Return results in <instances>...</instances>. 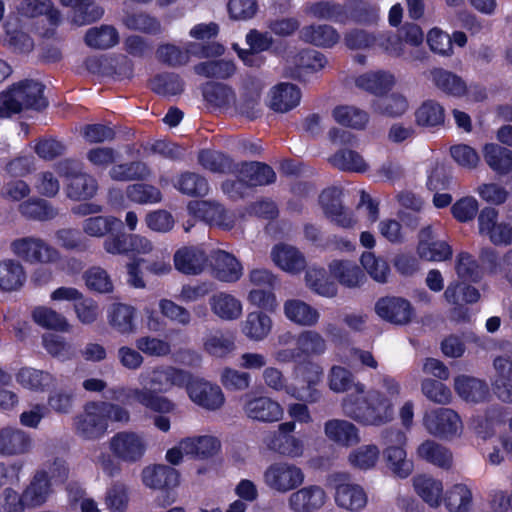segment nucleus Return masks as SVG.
<instances>
[{"instance_id": "nucleus-1", "label": "nucleus", "mask_w": 512, "mask_h": 512, "mask_svg": "<svg viewBox=\"0 0 512 512\" xmlns=\"http://www.w3.org/2000/svg\"><path fill=\"white\" fill-rule=\"evenodd\" d=\"M343 414L363 426L380 427L392 421L393 403L376 389L366 390V386L357 382L354 392L347 394L341 401Z\"/></svg>"}, {"instance_id": "nucleus-2", "label": "nucleus", "mask_w": 512, "mask_h": 512, "mask_svg": "<svg viewBox=\"0 0 512 512\" xmlns=\"http://www.w3.org/2000/svg\"><path fill=\"white\" fill-rule=\"evenodd\" d=\"M139 382L142 385H149L150 388L119 387L113 391L114 398L135 401L147 409L162 414L176 410V404L173 401L156 393L169 391L167 366L155 367L151 371L141 373Z\"/></svg>"}, {"instance_id": "nucleus-3", "label": "nucleus", "mask_w": 512, "mask_h": 512, "mask_svg": "<svg viewBox=\"0 0 512 512\" xmlns=\"http://www.w3.org/2000/svg\"><path fill=\"white\" fill-rule=\"evenodd\" d=\"M109 420L126 424L130 421V413L126 408L111 402H88L83 412L75 416L74 430L85 440H97L106 434Z\"/></svg>"}, {"instance_id": "nucleus-4", "label": "nucleus", "mask_w": 512, "mask_h": 512, "mask_svg": "<svg viewBox=\"0 0 512 512\" xmlns=\"http://www.w3.org/2000/svg\"><path fill=\"white\" fill-rule=\"evenodd\" d=\"M47 103L43 97V86L37 81H23L0 94V116L8 117L24 108L40 110Z\"/></svg>"}, {"instance_id": "nucleus-5", "label": "nucleus", "mask_w": 512, "mask_h": 512, "mask_svg": "<svg viewBox=\"0 0 512 512\" xmlns=\"http://www.w3.org/2000/svg\"><path fill=\"white\" fill-rule=\"evenodd\" d=\"M262 481L265 487L273 493H292L305 482V472L293 462L275 461L264 469Z\"/></svg>"}, {"instance_id": "nucleus-6", "label": "nucleus", "mask_w": 512, "mask_h": 512, "mask_svg": "<svg viewBox=\"0 0 512 512\" xmlns=\"http://www.w3.org/2000/svg\"><path fill=\"white\" fill-rule=\"evenodd\" d=\"M109 449L116 459L133 464L144 457L148 449V440L142 432L120 431L110 438Z\"/></svg>"}, {"instance_id": "nucleus-7", "label": "nucleus", "mask_w": 512, "mask_h": 512, "mask_svg": "<svg viewBox=\"0 0 512 512\" xmlns=\"http://www.w3.org/2000/svg\"><path fill=\"white\" fill-rule=\"evenodd\" d=\"M11 250L14 255L31 264H50L60 259V253L56 248L36 237L14 240L11 243Z\"/></svg>"}, {"instance_id": "nucleus-8", "label": "nucleus", "mask_w": 512, "mask_h": 512, "mask_svg": "<svg viewBox=\"0 0 512 512\" xmlns=\"http://www.w3.org/2000/svg\"><path fill=\"white\" fill-rule=\"evenodd\" d=\"M59 173L63 174L68 184L66 187L67 196L74 200H86L92 198L97 190L98 184L94 177L78 170V165L70 160L58 166Z\"/></svg>"}, {"instance_id": "nucleus-9", "label": "nucleus", "mask_w": 512, "mask_h": 512, "mask_svg": "<svg viewBox=\"0 0 512 512\" xmlns=\"http://www.w3.org/2000/svg\"><path fill=\"white\" fill-rule=\"evenodd\" d=\"M386 443L395 440L397 445H388L384 450V458L388 468L399 478H407L413 471L412 460L407 458V453L403 448L406 442V436L400 430H389L385 433Z\"/></svg>"}, {"instance_id": "nucleus-10", "label": "nucleus", "mask_w": 512, "mask_h": 512, "mask_svg": "<svg viewBox=\"0 0 512 512\" xmlns=\"http://www.w3.org/2000/svg\"><path fill=\"white\" fill-rule=\"evenodd\" d=\"M478 231L496 246H508L512 243V225L500 221L498 211L486 207L478 215Z\"/></svg>"}, {"instance_id": "nucleus-11", "label": "nucleus", "mask_w": 512, "mask_h": 512, "mask_svg": "<svg viewBox=\"0 0 512 512\" xmlns=\"http://www.w3.org/2000/svg\"><path fill=\"white\" fill-rule=\"evenodd\" d=\"M423 424L431 435L440 438L456 436L462 430L459 415L449 408H437L427 412L424 415Z\"/></svg>"}, {"instance_id": "nucleus-12", "label": "nucleus", "mask_w": 512, "mask_h": 512, "mask_svg": "<svg viewBox=\"0 0 512 512\" xmlns=\"http://www.w3.org/2000/svg\"><path fill=\"white\" fill-rule=\"evenodd\" d=\"M187 394L194 404L208 411L219 410L225 403L220 386L203 378H194L188 384Z\"/></svg>"}, {"instance_id": "nucleus-13", "label": "nucleus", "mask_w": 512, "mask_h": 512, "mask_svg": "<svg viewBox=\"0 0 512 512\" xmlns=\"http://www.w3.org/2000/svg\"><path fill=\"white\" fill-rule=\"evenodd\" d=\"M103 248L111 255H146L153 251V243L140 234H116L104 240Z\"/></svg>"}, {"instance_id": "nucleus-14", "label": "nucleus", "mask_w": 512, "mask_h": 512, "mask_svg": "<svg viewBox=\"0 0 512 512\" xmlns=\"http://www.w3.org/2000/svg\"><path fill=\"white\" fill-rule=\"evenodd\" d=\"M322 373V368L312 362L298 366L296 368V378L299 382L305 383L306 387L304 385L295 386L287 389V393L298 400L310 403L316 402L319 398V391L315 386L320 382Z\"/></svg>"}, {"instance_id": "nucleus-15", "label": "nucleus", "mask_w": 512, "mask_h": 512, "mask_svg": "<svg viewBox=\"0 0 512 512\" xmlns=\"http://www.w3.org/2000/svg\"><path fill=\"white\" fill-rule=\"evenodd\" d=\"M328 500L326 491L319 485L300 486L287 499L291 512H317Z\"/></svg>"}, {"instance_id": "nucleus-16", "label": "nucleus", "mask_w": 512, "mask_h": 512, "mask_svg": "<svg viewBox=\"0 0 512 512\" xmlns=\"http://www.w3.org/2000/svg\"><path fill=\"white\" fill-rule=\"evenodd\" d=\"M416 252L420 259L431 262L445 261L452 256L451 247L445 241L437 239L432 226L420 230Z\"/></svg>"}, {"instance_id": "nucleus-17", "label": "nucleus", "mask_w": 512, "mask_h": 512, "mask_svg": "<svg viewBox=\"0 0 512 512\" xmlns=\"http://www.w3.org/2000/svg\"><path fill=\"white\" fill-rule=\"evenodd\" d=\"M189 213L195 218L210 225L230 229L235 222V216L225 211L221 205L208 201H191L188 204Z\"/></svg>"}, {"instance_id": "nucleus-18", "label": "nucleus", "mask_w": 512, "mask_h": 512, "mask_svg": "<svg viewBox=\"0 0 512 512\" xmlns=\"http://www.w3.org/2000/svg\"><path fill=\"white\" fill-rule=\"evenodd\" d=\"M243 411L249 419L264 423L277 422L283 418L284 414L282 406L266 396L248 399L243 406Z\"/></svg>"}, {"instance_id": "nucleus-19", "label": "nucleus", "mask_w": 512, "mask_h": 512, "mask_svg": "<svg viewBox=\"0 0 512 512\" xmlns=\"http://www.w3.org/2000/svg\"><path fill=\"white\" fill-rule=\"evenodd\" d=\"M33 447L31 435L17 427L0 429V455L4 457L28 454Z\"/></svg>"}, {"instance_id": "nucleus-20", "label": "nucleus", "mask_w": 512, "mask_h": 512, "mask_svg": "<svg viewBox=\"0 0 512 512\" xmlns=\"http://www.w3.org/2000/svg\"><path fill=\"white\" fill-rule=\"evenodd\" d=\"M342 191L333 187L326 189L320 195V203L326 215L343 228H352L356 224L353 214L346 210L340 201Z\"/></svg>"}, {"instance_id": "nucleus-21", "label": "nucleus", "mask_w": 512, "mask_h": 512, "mask_svg": "<svg viewBox=\"0 0 512 512\" xmlns=\"http://www.w3.org/2000/svg\"><path fill=\"white\" fill-rule=\"evenodd\" d=\"M324 434L328 440L341 447H352L361 442L359 428L345 419L326 421L324 423Z\"/></svg>"}, {"instance_id": "nucleus-22", "label": "nucleus", "mask_w": 512, "mask_h": 512, "mask_svg": "<svg viewBox=\"0 0 512 512\" xmlns=\"http://www.w3.org/2000/svg\"><path fill=\"white\" fill-rule=\"evenodd\" d=\"M374 310L382 320H410L414 316L411 303L397 296L379 298L375 303Z\"/></svg>"}, {"instance_id": "nucleus-23", "label": "nucleus", "mask_w": 512, "mask_h": 512, "mask_svg": "<svg viewBox=\"0 0 512 512\" xmlns=\"http://www.w3.org/2000/svg\"><path fill=\"white\" fill-rule=\"evenodd\" d=\"M51 486L46 470L36 471L22 491L27 508L33 509L44 505L52 494Z\"/></svg>"}, {"instance_id": "nucleus-24", "label": "nucleus", "mask_w": 512, "mask_h": 512, "mask_svg": "<svg viewBox=\"0 0 512 512\" xmlns=\"http://www.w3.org/2000/svg\"><path fill=\"white\" fill-rule=\"evenodd\" d=\"M263 443L270 451L289 459L301 458L306 451L304 439L294 434L286 433L280 436H264Z\"/></svg>"}, {"instance_id": "nucleus-25", "label": "nucleus", "mask_w": 512, "mask_h": 512, "mask_svg": "<svg viewBox=\"0 0 512 512\" xmlns=\"http://www.w3.org/2000/svg\"><path fill=\"white\" fill-rule=\"evenodd\" d=\"M273 263L289 274H299L306 267L304 255L294 246L277 244L271 250Z\"/></svg>"}, {"instance_id": "nucleus-26", "label": "nucleus", "mask_w": 512, "mask_h": 512, "mask_svg": "<svg viewBox=\"0 0 512 512\" xmlns=\"http://www.w3.org/2000/svg\"><path fill=\"white\" fill-rule=\"evenodd\" d=\"M143 484L151 489H170L179 485V472L167 465H151L142 470Z\"/></svg>"}, {"instance_id": "nucleus-27", "label": "nucleus", "mask_w": 512, "mask_h": 512, "mask_svg": "<svg viewBox=\"0 0 512 512\" xmlns=\"http://www.w3.org/2000/svg\"><path fill=\"white\" fill-rule=\"evenodd\" d=\"M301 92L291 83H280L269 93L268 106L275 112L285 113L299 105Z\"/></svg>"}, {"instance_id": "nucleus-28", "label": "nucleus", "mask_w": 512, "mask_h": 512, "mask_svg": "<svg viewBox=\"0 0 512 512\" xmlns=\"http://www.w3.org/2000/svg\"><path fill=\"white\" fill-rule=\"evenodd\" d=\"M211 264L215 276L221 281L236 282L243 275L241 263L235 256L223 250H217L211 254Z\"/></svg>"}, {"instance_id": "nucleus-29", "label": "nucleus", "mask_w": 512, "mask_h": 512, "mask_svg": "<svg viewBox=\"0 0 512 512\" xmlns=\"http://www.w3.org/2000/svg\"><path fill=\"white\" fill-rule=\"evenodd\" d=\"M328 268L330 275L345 287L357 288L366 281L364 273L353 261L335 259L329 263Z\"/></svg>"}, {"instance_id": "nucleus-30", "label": "nucleus", "mask_w": 512, "mask_h": 512, "mask_svg": "<svg viewBox=\"0 0 512 512\" xmlns=\"http://www.w3.org/2000/svg\"><path fill=\"white\" fill-rule=\"evenodd\" d=\"M157 58L169 65L178 66L186 64L191 55L207 56V49L196 43H188L184 49L173 44H164L158 47Z\"/></svg>"}, {"instance_id": "nucleus-31", "label": "nucleus", "mask_w": 512, "mask_h": 512, "mask_svg": "<svg viewBox=\"0 0 512 512\" xmlns=\"http://www.w3.org/2000/svg\"><path fill=\"white\" fill-rule=\"evenodd\" d=\"M187 456L205 460L215 456L221 448L220 440L213 435H198L182 439Z\"/></svg>"}, {"instance_id": "nucleus-32", "label": "nucleus", "mask_w": 512, "mask_h": 512, "mask_svg": "<svg viewBox=\"0 0 512 512\" xmlns=\"http://www.w3.org/2000/svg\"><path fill=\"white\" fill-rule=\"evenodd\" d=\"M207 263V255L200 247H184L174 255L175 268L190 275H196L203 271Z\"/></svg>"}, {"instance_id": "nucleus-33", "label": "nucleus", "mask_w": 512, "mask_h": 512, "mask_svg": "<svg viewBox=\"0 0 512 512\" xmlns=\"http://www.w3.org/2000/svg\"><path fill=\"white\" fill-rule=\"evenodd\" d=\"M335 503L338 507L349 511L363 509L368 501L364 489L354 483H342L335 487Z\"/></svg>"}, {"instance_id": "nucleus-34", "label": "nucleus", "mask_w": 512, "mask_h": 512, "mask_svg": "<svg viewBox=\"0 0 512 512\" xmlns=\"http://www.w3.org/2000/svg\"><path fill=\"white\" fill-rule=\"evenodd\" d=\"M454 389L466 402L479 403L489 397L487 383L475 377L460 375L454 380Z\"/></svg>"}, {"instance_id": "nucleus-35", "label": "nucleus", "mask_w": 512, "mask_h": 512, "mask_svg": "<svg viewBox=\"0 0 512 512\" xmlns=\"http://www.w3.org/2000/svg\"><path fill=\"white\" fill-rule=\"evenodd\" d=\"M483 158L488 167L499 175L512 171V151L497 143H486L482 148Z\"/></svg>"}, {"instance_id": "nucleus-36", "label": "nucleus", "mask_w": 512, "mask_h": 512, "mask_svg": "<svg viewBox=\"0 0 512 512\" xmlns=\"http://www.w3.org/2000/svg\"><path fill=\"white\" fill-rule=\"evenodd\" d=\"M246 42L250 46V50L237 49L236 45H234V49L246 65L254 66L259 64L257 53L269 49L273 39L267 32L261 33L257 30H251L246 35Z\"/></svg>"}, {"instance_id": "nucleus-37", "label": "nucleus", "mask_w": 512, "mask_h": 512, "mask_svg": "<svg viewBox=\"0 0 512 512\" xmlns=\"http://www.w3.org/2000/svg\"><path fill=\"white\" fill-rule=\"evenodd\" d=\"M210 307L215 316L222 320H237L242 316L241 301L228 293H218L210 298Z\"/></svg>"}, {"instance_id": "nucleus-38", "label": "nucleus", "mask_w": 512, "mask_h": 512, "mask_svg": "<svg viewBox=\"0 0 512 512\" xmlns=\"http://www.w3.org/2000/svg\"><path fill=\"white\" fill-rule=\"evenodd\" d=\"M443 296L454 310L461 309L465 304L476 303L480 299V293L475 287L458 281L449 283Z\"/></svg>"}, {"instance_id": "nucleus-39", "label": "nucleus", "mask_w": 512, "mask_h": 512, "mask_svg": "<svg viewBox=\"0 0 512 512\" xmlns=\"http://www.w3.org/2000/svg\"><path fill=\"white\" fill-rule=\"evenodd\" d=\"M26 281L22 264L13 259L0 262V290L12 292L19 290Z\"/></svg>"}, {"instance_id": "nucleus-40", "label": "nucleus", "mask_w": 512, "mask_h": 512, "mask_svg": "<svg viewBox=\"0 0 512 512\" xmlns=\"http://www.w3.org/2000/svg\"><path fill=\"white\" fill-rule=\"evenodd\" d=\"M65 7L74 9L73 22L79 26L100 20L104 9L95 4L94 0H59Z\"/></svg>"}, {"instance_id": "nucleus-41", "label": "nucleus", "mask_w": 512, "mask_h": 512, "mask_svg": "<svg viewBox=\"0 0 512 512\" xmlns=\"http://www.w3.org/2000/svg\"><path fill=\"white\" fill-rule=\"evenodd\" d=\"M18 12L26 18L45 16L52 26L57 25L60 21V13L53 7L50 0H23L18 7Z\"/></svg>"}, {"instance_id": "nucleus-42", "label": "nucleus", "mask_w": 512, "mask_h": 512, "mask_svg": "<svg viewBox=\"0 0 512 512\" xmlns=\"http://www.w3.org/2000/svg\"><path fill=\"white\" fill-rule=\"evenodd\" d=\"M431 78L434 85L443 93L453 97H463L467 90L465 81L458 75L437 68L431 71Z\"/></svg>"}, {"instance_id": "nucleus-43", "label": "nucleus", "mask_w": 512, "mask_h": 512, "mask_svg": "<svg viewBox=\"0 0 512 512\" xmlns=\"http://www.w3.org/2000/svg\"><path fill=\"white\" fill-rule=\"evenodd\" d=\"M300 37L307 43L324 48L332 47L340 40L339 33L329 25H310L304 27L300 31Z\"/></svg>"}, {"instance_id": "nucleus-44", "label": "nucleus", "mask_w": 512, "mask_h": 512, "mask_svg": "<svg viewBox=\"0 0 512 512\" xmlns=\"http://www.w3.org/2000/svg\"><path fill=\"white\" fill-rule=\"evenodd\" d=\"M413 486L419 497L430 507H438L443 494L442 482L428 475H417L413 478Z\"/></svg>"}, {"instance_id": "nucleus-45", "label": "nucleus", "mask_w": 512, "mask_h": 512, "mask_svg": "<svg viewBox=\"0 0 512 512\" xmlns=\"http://www.w3.org/2000/svg\"><path fill=\"white\" fill-rule=\"evenodd\" d=\"M16 381L23 388L36 392L44 391L55 384L53 375L31 367L21 368L16 374Z\"/></svg>"}, {"instance_id": "nucleus-46", "label": "nucleus", "mask_w": 512, "mask_h": 512, "mask_svg": "<svg viewBox=\"0 0 512 512\" xmlns=\"http://www.w3.org/2000/svg\"><path fill=\"white\" fill-rule=\"evenodd\" d=\"M395 83L393 74L387 71H371L358 76L355 84L373 94H380L392 88Z\"/></svg>"}, {"instance_id": "nucleus-47", "label": "nucleus", "mask_w": 512, "mask_h": 512, "mask_svg": "<svg viewBox=\"0 0 512 512\" xmlns=\"http://www.w3.org/2000/svg\"><path fill=\"white\" fill-rule=\"evenodd\" d=\"M239 175L245 185L249 186L266 185L272 183L276 177L271 167L259 162L242 164Z\"/></svg>"}, {"instance_id": "nucleus-48", "label": "nucleus", "mask_w": 512, "mask_h": 512, "mask_svg": "<svg viewBox=\"0 0 512 512\" xmlns=\"http://www.w3.org/2000/svg\"><path fill=\"white\" fill-rule=\"evenodd\" d=\"M120 224V219L115 216L95 215L83 220L82 230L89 237L103 238L119 227Z\"/></svg>"}, {"instance_id": "nucleus-49", "label": "nucleus", "mask_w": 512, "mask_h": 512, "mask_svg": "<svg viewBox=\"0 0 512 512\" xmlns=\"http://www.w3.org/2000/svg\"><path fill=\"white\" fill-rule=\"evenodd\" d=\"M119 33L111 25L90 28L85 35V43L96 49H109L119 42Z\"/></svg>"}, {"instance_id": "nucleus-50", "label": "nucleus", "mask_w": 512, "mask_h": 512, "mask_svg": "<svg viewBox=\"0 0 512 512\" xmlns=\"http://www.w3.org/2000/svg\"><path fill=\"white\" fill-rule=\"evenodd\" d=\"M204 349L214 357L225 358L235 351V337L231 333L216 331L204 340Z\"/></svg>"}, {"instance_id": "nucleus-51", "label": "nucleus", "mask_w": 512, "mask_h": 512, "mask_svg": "<svg viewBox=\"0 0 512 512\" xmlns=\"http://www.w3.org/2000/svg\"><path fill=\"white\" fill-rule=\"evenodd\" d=\"M330 162L342 171L364 173L369 169L363 156L351 149L339 150L330 158Z\"/></svg>"}, {"instance_id": "nucleus-52", "label": "nucleus", "mask_w": 512, "mask_h": 512, "mask_svg": "<svg viewBox=\"0 0 512 512\" xmlns=\"http://www.w3.org/2000/svg\"><path fill=\"white\" fill-rule=\"evenodd\" d=\"M444 502L449 512H470L472 491L465 484H455L447 490Z\"/></svg>"}, {"instance_id": "nucleus-53", "label": "nucleus", "mask_w": 512, "mask_h": 512, "mask_svg": "<svg viewBox=\"0 0 512 512\" xmlns=\"http://www.w3.org/2000/svg\"><path fill=\"white\" fill-rule=\"evenodd\" d=\"M332 116L338 124L353 129H363L369 120L365 111L349 105L335 107Z\"/></svg>"}, {"instance_id": "nucleus-54", "label": "nucleus", "mask_w": 512, "mask_h": 512, "mask_svg": "<svg viewBox=\"0 0 512 512\" xmlns=\"http://www.w3.org/2000/svg\"><path fill=\"white\" fill-rule=\"evenodd\" d=\"M307 285L317 294L333 297L337 294V284L330 280L324 268L310 267L306 272Z\"/></svg>"}, {"instance_id": "nucleus-55", "label": "nucleus", "mask_w": 512, "mask_h": 512, "mask_svg": "<svg viewBox=\"0 0 512 512\" xmlns=\"http://www.w3.org/2000/svg\"><path fill=\"white\" fill-rule=\"evenodd\" d=\"M379 448L374 444H367L353 449L347 461L349 465L355 469L367 471L375 467L379 459Z\"/></svg>"}, {"instance_id": "nucleus-56", "label": "nucleus", "mask_w": 512, "mask_h": 512, "mask_svg": "<svg viewBox=\"0 0 512 512\" xmlns=\"http://www.w3.org/2000/svg\"><path fill=\"white\" fill-rule=\"evenodd\" d=\"M505 411L500 406H493L486 411L484 416L473 419V429L482 439H488L494 434L496 424L504 420Z\"/></svg>"}, {"instance_id": "nucleus-57", "label": "nucleus", "mask_w": 512, "mask_h": 512, "mask_svg": "<svg viewBox=\"0 0 512 512\" xmlns=\"http://www.w3.org/2000/svg\"><path fill=\"white\" fill-rule=\"evenodd\" d=\"M327 63L324 55L315 50H306L295 57L296 69L291 72L292 77L301 78L306 73L316 72L325 67Z\"/></svg>"}, {"instance_id": "nucleus-58", "label": "nucleus", "mask_w": 512, "mask_h": 512, "mask_svg": "<svg viewBox=\"0 0 512 512\" xmlns=\"http://www.w3.org/2000/svg\"><path fill=\"white\" fill-rule=\"evenodd\" d=\"M360 263L374 281L381 284L388 281L391 270L384 258L378 257L372 252H364L360 257Z\"/></svg>"}, {"instance_id": "nucleus-59", "label": "nucleus", "mask_w": 512, "mask_h": 512, "mask_svg": "<svg viewBox=\"0 0 512 512\" xmlns=\"http://www.w3.org/2000/svg\"><path fill=\"white\" fill-rule=\"evenodd\" d=\"M5 42L16 50L27 52L32 49L31 38L20 28L18 17H9L5 23Z\"/></svg>"}, {"instance_id": "nucleus-60", "label": "nucleus", "mask_w": 512, "mask_h": 512, "mask_svg": "<svg viewBox=\"0 0 512 512\" xmlns=\"http://www.w3.org/2000/svg\"><path fill=\"white\" fill-rule=\"evenodd\" d=\"M86 287L96 293L108 294L113 292V281L108 272L99 267L93 266L87 269L82 276Z\"/></svg>"}, {"instance_id": "nucleus-61", "label": "nucleus", "mask_w": 512, "mask_h": 512, "mask_svg": "<svg viewBox=\"0 0 512 512\" xmlns=\"http://www.w3.org/2000/svg\"><path fill=\"white\" fill-rule=\"evenodd\" d=\"M445 110L443 106L434 101H425L416 111V121L425 127H436L444 123Z\"/></svg>"}, {"instance_id": "nucleus-62", "label": "nucleus", "mask_w": 512, "mask_h": 512, "mask_svg": "<svg viewBox=\"0 0 512 512\" xmlns=\"http://www.w3.org/2000/svg\"><path fill=\"white\" fill-rule=\"evenodd\" d=\"M417 452L419 457L439 467L448 468L451 465V453L434 441H425L418 447Z\"/></svg>"}, {"instance_id": "nucleus-63", "label": "nucleus", "mask_w": 512, "mask_h": 512, "mask_svg": "<svg viewBox=\"0 0 512 512\" xmlns=\"http://www.w3.org/2000/svg\"><path fill=\"white\" fill-rule=\"evenodd\" d=\"M21 214L35 220H50L57 215V210L47 201L42 199H30L19 206Z\"/></svg>"}, {"instance_id": "nucleus-64", "label": "nucleus", "mask_w": 512, "mask_h": 512, "mask_svg": "<svg viewBox=\"0 0 512 512\" xmlns=\"http://www.w3.org/2000/svg\"><path fill=\"white\" fill-rule=\"evenodd\" d=\"M122 22L130 30L147 34H157L161 31L160 22L146 13H127L122 18Z\"/></svg>"}]
</instances>
